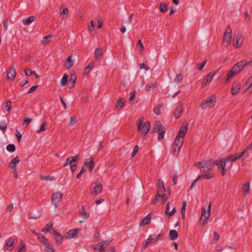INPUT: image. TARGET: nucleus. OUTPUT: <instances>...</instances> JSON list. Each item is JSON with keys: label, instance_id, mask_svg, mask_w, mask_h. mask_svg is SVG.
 Instances as JSON below:
<instances>
[{"label": "nucleus", "instance_id": "nucleus-1", "mask_svg": "<svg viewBox=\"0 0 252 252\" xmlns=\"http://www.w3.org/2000/svg\"><path fill=\"white\" fill-rule=\"evenodd\" d=\"M188 128L187 123H183L178 135L175 138L174 142L173 144V146L177 147L178 152L182 146L184 137L187 132Z\"/></svg>", "mask_w": 252, "mask_h": 252}, {"label": "nucleus", "instance_id": "nucleus-2", "mask_svg": "<svg viewBox=\"0 0 252 252\" xmlns=\"http://www.w3.org/2000/svg\"><path fill=\"white\" fill-rule=\"evenodd\" d=\"M198 167L202 174L212 173L210 170L214 165V161L212 160L203 161L198 163Z\"/></svg>", "mask_w": 252, "mask_h": 252}, {"label": "nucleus", "instance_id": "nucleus-3", "mask_svg": "<svg viewBox=\"0 0 252 252\" xmlns=\"http://www.w3.org/2000/svg\"><path fill=\"white\" fill-rule=\"evenodd\" d=\"M143 118L138 121V131H141V135L145 136L150 128V124L149 122L147 121L143 123Z\"/></svg>", "mask_w": 252, "mask_h": 252}, {"label": "nucleus", "instance_id": "nucleus-4", "mask_svg": "<svg viewBox=\"0 0 252 252\" xmlns=\"http://www.w3.org/2000/svg\"><path fill=\"white\" fill-rule=\"evenodd\" d=\"M211 203H210L207 210L205 208L202 209L201 216L200 220V223L201 226H204L208 222V219L210 216Z\"/></svg>", "mask_w": 252, "mask_h": 252}, {"label": "nucleus", "instance_id": "nucleus-5", "mask_svg": "<svg viewBox=\"0 0 252 252\" xmlns=\"http://www.w3.org/2000/svg\"><path fill=\"white\" fill-rule=\"evenodd\" d=\"M154 130L155 132L158 133L159 136L158 137V139L159 140H162L163 138L165 129L160 122L157 121L155 123Z\"/></svg>", "mask_w": 252, "mask_h": 252}, {"label": "nucleus", "instance_id": "nucleus-6", "mask_svg": "<svg viewBox=\"0 0 252 252\" xmlns=\"http://www.w3.org/2000/svg\"><path fill=\"white\" fill-rule=\"evenodd\" d=\"M217 98L215 94L212 95L209 99L206 100L204 102L201 104V106L203 109H206L207 108L213 107L216 102Z\"/></svg>", "mask_w": 252, "mask_h": 252}, {"label": "nucleus", "instance_id": "nucleus-7", "mask_svg": "<svg viewBox=\"0 0 252 252\" xmlns=\"http://www.w3.org/2000/svg\"><path fill=\"white\" fill-rule=\"evenodd\" d=\"M39 242L43 245L44 250L46 252H55L53 246L45 237H42Z\"/></svg>", "mask_w": 252, "mask_h": 252}, {"label": "nucleus", "instance_id": "nucleus-8", "mask_svg": "<svg viewBox=\"0 0 252 252\" xmlns=\"http://www.w3.org/2000/svg\"><path fill=\"white\" fill-rule=\"evenodd\" d=\"M62 197L63 193L60 191H58L53 194L52 196V202L56 208L57 207Z\"/></svg>", "mask_w": 252, "mask_h": 252}, {"label": "nucleus", "instance_id": "nucleus-9", "mask_svg": "<svg viewBox=\"0 0 252 252\" xmlns=\"http://www.w3.org/2000/svg\"><path fill=\"white\" fill-rule=\"evenodd\" d=\"M226 161L224 159L216 160L214 163V165L216 164L218 166V169L221 171V174L222 176L225 175V163Z\"/></svg>", "mask_w": 252, "mask_h": 252}, {"label": "nucleus", "instance_id": "nucleus-10", "mask_svg": "<svg viewBox=\"0 0 252 252\" xmlns=\"http://www.w3.org/2000/svg\"><path fill=\"white\" fill-rule=\"evenodd\" d=\"M232 32L229 27H227L223 37V44L225 46H228L231 40Z\"/></svg>", "mask_w": 252, "mask_h": 252}, {"label": "nucleus", "instance_id": "nucleus-11", "mask_svg": "<svg viewBox=\"0 0 252 252\" xmlns=\"http://www.w3.org/2000/svg\"><path fill=\"white\" fill-rule=\"evenodd\" d=\"M247 64H249V62L246 61H242L235 64L233 68V70H235V73H239Z\"/></svg>", "mask_w": 252, "mask_h": 252}, {"label": "nucleus", "instance_id": "nucleus-12", "mask_svg": "<svg viewBox=\"0 0 252 252\" xmlns=\"http://www.w3.org/2000/svg\"><path fill=\"white\" fill-rule=\"evenodd\" d=\"M233 45L236 48L240 47L243 41V38L241 34H237V35H234L233 37Z\"/></svg>", "mask_w": 252, "mask_h": 252}, {"label": "nucleus", "instance_id": "nucleus-13", "mask_svg": "<svg viewBox=\"0 0 252 252\" xmlns=\"http://www.w3.org/2000/svg\"><path fill=\"white\" fill-rule=\"evenodd\" d=\"M213 177V173L202 174L201 175L199 176L191 184V186H190V189L194 187L196 185L197 181L201 178H204L205 179H210Z\"/></svg>", "mask_w": 252, "mask_h": 252}, {"label": "nucleus", "instance_id": "nucleus-14", "mask_svg": "<svg viewBox=\"0 0 252 252\" xmlns=\"http://www.w3.org/2000/svg\"><path fill=\"white\" fill-rule=\"evenodd\" d=\"M163 236V234L160 233L157 235H150L146 239L147 244H151L156 243L160 237Z\"/></svg>", "mask_w": 252, "mask_h": 252}, {"label": "nucleus", "instance_id": "nucleus-15", "mask_svg": "<svg viewBox=\"0 0 252 252\" xmlns=\"http://www.w3.org/2000/svg\"><path fill=\"white\" fill-rule=\"evenodd\" d=\"M16 76V72L15 68L13 66L11 67L7 71V78L9 80L12 81L14 80Z\"/></svg>", "mask_w": 252, "mask_h": 252}, {"label": "nucleus", "instance_id": "nucleus-16", "mask_svg": "<svg viewBox=\"0 0 252 252\" xmlns=\"http://www.w3.org/2000/svg\"><path fill=\"white\" fill-rule=\"evenodd\" d=\"M15 241V239L14 238H9L6 243L4 247L5 250L6 251H11L14 248Z\"/></svg>", "mask_w": 252, "mask_h": 252}, {"label": "nucleus", "instance_id": "nucleus-17", "mask_svg": "<svg viewBox=\"0 0 252 252\" xmlns=\"http://www.w3.org/2000/svg\"><path fill=\"white\" fill-rule=\"evenodd\" d=\"M79 159L78 156H75L73 157H68L64 162L63 164V166H67L68 165L70 164V165L73 163L76 162Z\"/></svg>", "mask_w": 252, "mask_h": 252}, {"label": "nucleus", "instance_id": "nucleus-18", "mask_svg": "<svg viewBox=\"0 0 252 252\" xmlns=\"http://www.w3.org/2000/svg\"><path fill=\"white\" fill-rule=\"evenodd\" d=\"M110 242L108 241H103L97 244L95 249H97L99 252H103L107 246L109 244Z\"/></svg>", "mask_w": 252, "mask_h": 252}, {"label": "nucleus", "instance_id": "nucleus-19", "mask_svg": "<svg viewBox=\"0 0 252 252\" xmlns=\"http://www.w3.org/2000/svg\"><path fill=\"white\" fill-rule=\"evenodd\" d=\"M102 190V186L101 184H97L94 188V190L91 191L92 194L97 195L99 194Z\"/></svg>", "mask_w": 252, "mask_h": 252}, {"label": "nucleus", "instance_id": "nucleus-20", "mask_svg": "<svg viewBox=\"0 0 252 252\" xmlns=\"http://www.w3.org/2000/svg\"><path fill=\"white\" fill-rule=\"evenodd\" d=\"M240 158V157L239 156V154H235L227 156L224 159L226 162H234L236 161L237 160L239 159Z\"/></svg>", "mask_w": 252, "mask_h": 252}, {"label": "nucleus", "instance_id": "nucleus-21", "mask_svg": "<svg viewBox=\"0 0 252 252\" xmlns=\"http://www.w3.org/2000/svg\"><path fill=\"white\" fill-rule=\"evenodd\" d=\"M74 63V61L72 59V56L70 55L66 60L64 66V67L67 69H69L73 65Z\"/></svg>", "mask_w": 252, "mask_h": 252}, {"label": "nucleus", "instance_id": "nucleus-22", "mask_svg": "<svg viewBox=\"0 0 252 252\" xmlns=\"http://www.w3.org/2000/svg\"><path fill=\"white\" fill-rule=\"evenodd\" d=\"M215 75V73L212 72L208 74L203 80V85H206L208 83H210Z\"/></svg>", "mask_w": 252, "mask_h": 252}, {"label": "nucleus", "instance_id": "nucleus-23", "mask_svg": "<svg viewBox=\"0 0 252 252\" xmlns=\"http://www.w3.org/2000/svg\"><path fill=\"white\" fill-rule=\"evenodd\" d=\"M19 162L20 159L17 156L11 160L9 163V165L12 169L15 170V169H16V165L19 163Z\"/></svg>", "mask_w": 252, "mask_h": 252}, {"label": "nucleus", "instance_id": "nucleus-24", "mask_svg": "<svg viewBox=\"0 0 252 252\" xmlns=\"http://www.w3.org/2000/svg\"><path fill=\"white\" fill-rule=\"evenodd\" d=\"M151 220V216L150 214H148L145 218L143 219L141 222L140 223V226H144L145 225L148 224L150 223Z\"/></svg>", "mask_w": 252, "mask_h": 252}, {"label": "nucleus", "instance_id": "nucleus-25", "mask_svg": "<svg viewBox=\"0 0 252 252\" xmlns=\"http://www.w3.org/2000/svg\"><path fill=\"white\" fill-rule=\"evenodd\" d=\"M78 232V229H74L69 230L66 233V237L67 238L70 239L73 238Z\"/></svg>", "mask_w": 252, "mask_h": 252}, {"label": "nucleus", "instance_id": "nucleus-26", "mask_svg": "<svg viewBox=\"0 0 252 252\" xmlns=\"http://www.w3.org/2000/svg\"><path fill=\"white\" fill-rule=\"evenodd\" d=\"M103 55V51L100 48H96L94 51V58L96 60L101 58Z\"/></svg>", "mask_w": 252, "mask_h": 252}, {"label": "nucleus", "instance_id": "nucleus-27", "mask_svg": "<svg viewBox=\"0 0 252 252\" xmlns=\"http://www.w3.org/2000/svg\"><path fill=\"white\" fill-rule=\"evenodd\" d=\"M240 89V85L238 84H234L231 88V94L233 95L237 94Z\"/></svg>", "mask_w": 252, "mask_h": 252}, {"label": "nucleus", "instance_id": "nucleus-28", "mask_svg": "<svg viewBox=\"0 0 252 252\" xmlns=\"http://www.w3.org/2000/svg\"><path fill=\"white\" fill-rule=\"evenodd\" d=\"M169 208V202H168L166 204V208L165 212L166 215L169 217L172 216L176 212V208L174 207L170 212H168V209Z\"/></svg>", "mask_w": 252, "mask_h": 252}, {"label": "nucleus", "instance_id": "nucleus-29", "mask_svg": "<svg viewBox=\"0 0 252 252\" xmlns=\"http://www.w3.org/2000/svg\"><path fill=\"white\" fill-rule=\"evenodd\" d=\"M162 185V188L161 189H158V192L156 195V201L154 202V203H156L158 199V197L159 196H161V193H163L164 192L165 189L164 186V183H161Z\"/></svg>", "mask_w": 252, "mask_h": 252}, {"label": "nucleus", "instance_id": "nucleus-30", "mask_svg": "<svg viewBox=\"0 0 252 252\" xmlns=\"http://www.w3.org/2000/svg\"><path fill=\"white\" fill-rule=\"evenodd\" d=\"M169 235L170 240H175L177 238L178 234L176 230L172 229L170 230Z\"/></svg>", "mask_w": 252, "mask_h": 252}, {"label": "nucleus", "instance_id": "nucleus-31", "mask_svg": "<svg viewBox=\"0 0 252 252\" xmlns=\"http://www.w3.org/2000/svg\"><path fill=\"white\" fill-rule=\"evenodd\" d=\"M89 159H90V160L89 162L85 161L84 164L86 166H89L90 168V171H92L94 166V163L93 158H90Z\"/></svg>", "mask_w": 252, "mask_h": 252}, {"label": "nucleus", "instance_id": "nucleus-32", "mask_svg": "<svg viewBox=\"0 0 252 252\" xmlns=\"http://www.w3.org/2000/svg\"><path fill=\"white\" fill-rule=\"evenodd\" d=\"M25 74L27 76H30L32 75H33L36 78H38L39 77V76L35 71H32L29 68L25 69Z\"/></svg>", "mask_w": 252, "mask_h": 252}, {"label": "nucleus", "instance_id": "nucleus-33", "mask_svg": "<svg viewBox=\"0 0 252 252\" xmlns=\"http://www.w3.org/2000/svg\"><path fill=\"white\" fill-rule=\"evenodd\" d=\"M53 233L55 235V239L57 243H58L59 244H61L62 242V240L63 239L62 235L56 231H54Z\"/></svg>", "mask_w": 252, "mask_h": 252}, {"label": "nucleus", "instance_id": "nucleus-34", "mask_svg": "<svg viewBox=\"0 0 252 252\" xmlns=\"http://www.w3.org/2000/svg\"><path fill=\"white\" fill-rule=\"evenodd\" d=\"M125 99L123 98H121L119 99L116 102V107L117 108L121 109L122 108L125 104Z\"/></svg>", "mask_w": 252, "mask_h": 252}, {"label": "nucleus", "instance_id": "nucleus-35", "mask_svg": "<svg viewBox=\"0 0 252 252\" xmlns=\"http://www.w3.org/2000/svg\"><path fill=\"white\" fill-rule=\"evenodd\" d=\"M35 20V17L33 16H30L28 19H24L23 23L25 25H29Z\"/></svg>", "mask_w": 252, "mask_h": 252}, {"label": "nucleus", "instance_id": "nucleus-36", "mask_svg": "<svg viewBox=\"0 0 252 252\" xmlns=\"http://www.w3.org/2000/svg\"><path fill=\"white\" fill-rule=\"evenodd\" d=\"M182 111L183 107L182 105H180L176 108V110L174 112V117L176 118H178L180 116Z\"/></svg>", "mask_w": 252, "mask_h": 252}, {"label": "nucleus", "instance_id": "nucleus-37", "mask_svg": "<svg viewBox=\"0 0 252 252\" xmlns=\"http://www.w3.org/2000/svg\"><path fill=\"white\" fill-rule=\"evenodd\" d=\"M52 35H47L43 37V40L42 41V43L43 45H47L50 42V39L52 37Z\"/></svg>", "mask_w": 252, "mask_h": 252}, {"label": "nucleus", "instance_id": "nucleus-38", "mask_svg": "<svg viewBox=\"0 0 252 252\" xmlns=\"http://www.w3.org/2000/svg\"><path fill=\"white\" fill-rule=\"evenodd\" d=\"M136 46L138 49V51H139V53L141 54L144 50V47L142 43V41L141 39L138 40Z\"/></svg>", "mask_w": 252, "mask_h": 252}, {"label": "nucleus", "instance_id": "nucleus-39", "mask_svg": "<svg viewBox=\"0 0 252 252\" xmlns=\"http://www.w3.org/2000/svg\"><path fill=\"white\" fill-rule=\"evenodd\" d=\"M26 247V244L23 242H21L19 243V246L18 247L17 252H25Z\"/></svg>", "mask_w": 252, "mask_h": 252}, {"label": "nucleus", "instance_id": "nucleus-40", "mask_svg": "<svg viewBox=\"0 0 252 252\" xmlns=\"http://www.w3.org/2000/svg\"><path fill=\"white\" fill-rule=\"evenodd\" d=\"M187 205V202L186 201H184L183 202L182 208L181 212L182 217L183 219H185V212H186Z\"/></svg>", "mask_w": 252, "mask_h": 252}, {"label": "nucleus", "instance_id": "nucleus-41", "mask_svg": "<svg viewBox=\"0 0 252 252\" xmlns=\"http://www.w3.org/2000/svg\"><path fill=\"white\" fill-rule=\"evenodd\" d=\"M237 73H235V70H233V68L227 73V78L226 81L228 82L230 79L234 75L237 74Z\"/></svg>", "mask_w": 252, "mask_h": 252}, {"label": "nucleus", "instance_id": "nucleus-42", "mask_svg": "<svg viewBox=\"0 0 252 252\" xmlns=\"http://www.w3.org/2000/svg\"><path fill=\"white\" fill-rule=\"evenodd\" d=\"M242 190L245 193H248L250 190V183H246L244 184L242 186Z\"/></svg>", "mask_w": 252, "mask_h": 252}, {"label": "nucleus", "instance_id": "nucleus-43", "mask_svg": "<svg viewBox=\"0 0 252 252\" xmlns=\"http://www.w3.org/2000/svg\"><path fill=\"white\" fill-rule=\"evenodd\" d=\"M157 85L156 82L149 83L146 85V89L147 91H149L151 89H154Z\"/></svg>", "mask_w": 252, "mask_h": 252}, {"label": "nucleus", "instance_id": "nucleus-44", "mask_svg": "<svg viewBox=\"0 0 252 252\" xmlns=\"http://www.w3.org/2000/svg\"><path fill=\"white\" fill-rule=\"evenodd\" d=\"M80 214L82 215V217H83L85 219L88 218L90 216L89 213L86 212L84 207H82L80 210Z\"/></svg>", "mask_w": 252, "mask_h": 252}, {"label": "nucleus", "instance_id": "nucleus-45", "mask_svg": "<svg viewBox=\"0 0 252 252\" xmlns=\"http://www.w3.org/2000/svg\"><path fill=\"white\" fill-rule=\"evenodd\" d=\"M249 149H248V148L247 147L240 154H239L240 158H241L243 157H245L246 158L248 157L249 155Z\"/></svg>", "mask_w": 252, "mask_h": 252}, {"label": "nucleus", "instance_id": "nucleus-46", "mask_svg": "<svg viewBox=\"0 0 252 252\" xmlns=\"http://www.w3.org/2000/svg\"><path fill=\"white\" fill-rule=\"evenodd\" d=\"M94 64V63H89V64L87 67H85L84 73L86 74H88L90 72L91 69L93 68Z\"/></svg>", "mask_w": 252, "mask_h": 252}, {"label": "nucleus", "instance_id": "nucleus-47", "mask_svg": "<svg viewBox=\"0 0 252 252\" xmlns=\"http://www.w3.org/2000/svg\"><path fill=\"white\" fill-rule=\"evenodd\" d=\"M68 79V76L66 74H64L61 79V84L63 86H64L66 85Z\"/></svg>", "mask_w": 252, "mask_h": 252}, {"label": "nucleus", "instance_id": "nucleus-48", "mask_svg": "<svg viewBox=\"0 0 252 252\" xmlns=\"http://www.w3.org/2000/svg\"><path fill=\"white\" fill-rule=\"evenodd\" d=\"M11 102L10 101H7L5 102L4 105V109L6 111H7L8 113L10 112L11 109Z\"/></svg>", "mask_w": 252, "mask_h": 252}, {"label": "nucleus", "instance_id": "nucleus-49", "mask_svg": "<svg viewBox=\"0 0 252 252\" xmlns=\"http://www.w3.org/2000/svg\"><path fill=\"white\" fill-rule=\"evenodd\" d=\"M6 150L10 152H13L15 151V146L13 144H8L6 146Z\"/></svg>", "mask_w": 252, "mask_h": 252}, {"label": "nucleus", "instance_id": "nucleus-50", "mask_svg": "<svg viewBox=\"0 0 252 252\" xmlns=\"http://www.w3.org/2000/svg\"><path fill=\"white\" fill-rule=\"evenodd\" d=\"M31 231H32V232L33 234H34V235H35L36 236L37 238V239H38V240L39 241H40L41 240V238H42V237H45L43 235H42V234H41V233H36V232L35 231V230H33V229H32V230H31Z\"/></svg>", "mask_w": 252, "mask_h": 252}, {"label": "nucleus", "instance_id": "nucleus-51", "mask_svg": "<svg viewBox=\"0 0 252 252\" xmlns=\"http://www.w3.org/2000/svg\"><path fill=\"white\" fill-rule=\"evenodd\" d=\"M53 226L52 224H47L46 226L42 230V232H46L49 231Z\"/></svg>", "mask_w": 252, "mask_h": 252}, {"label": "nucleus", "instance_id": "nucleus-52", "mask_svg": "<svg viewBox=\"0 0 252 252\" xmlns=\"http://www.w3.org/2000/svg\"><path fill=\"white\" fill-rule=\"evenodd\" d=\"M183 79V75L182 74H178L176 75L174 81L177 83H179Z\"/></svg>", "mask_w": 252, "mask_h": 252}, {"label": "nucleus", "instance_id": "nucleus-53", "mask_svg": "<svg viewBox=\"0 0 252 252\" xmlns=\"http://www.w3.org/2000/svg\"><path fill=\"white\" fill-rule=\"evenodd\" d=\"M47 124L46 122L43 123L42 125H41L40 129L38 130L36 132L37 133H40V132L44 131L46 129V126Z\"/></svg>", "mask_w": 252, "mask_h": 252}, {"label": "nucleus", "instance_id": "nucleus-54", "mask_svg": "<svg viewBox=\"0 0 252 252\" xmlns=\"http://www.w3.org/2000/svg\"><path fill=\"white\" fill-rule=\"evenodd\" d=\"M246 85H248V89L252 90V76L250 77L246 82Z\"/></svg>", "mask_w": 252, "mask_h": 252}, {"label": "nucleus", "instance_id": "nucleus-55", "mask_svg": "<svg viewBox=\"0 0 252 252\" xmlns=\"http://www.w3.org/2000/svg\"><path fill=\"white\" fill-rule=\"evenodd\" d=\"M159 10L161 12L163 13L165 12L167 10V5L161 3L159 7Z\"/></svg>", "mask_w": 252, "mask_h": 252}, {"label": "nucleus", "instance_id": "nucleus-56", "mask_svg": "<svg viewBox=\"0 0 252 252\" xmlns=\"http://www.w3.org/2000/svg\"><path fill=\"white\" fill-rule=\"evenodd\" d=\"M94 24L93 21H91L90 22V26L88 27V30L89 32H91L94 31Z\"/></svg>", "mask_w": 252, "mask_h": 252}, {"label": "nucleus", "instance_id": "nucleus-57", "mask_svg": "<svg viewBox=\"0 0 252 252\" xmlns=\"http://www.w3.org/2000/svg\"><path fill=\"white\" fill-rule=\"evenodd\" d=\"M77 122V120L74 116H71L70 117L69 119V125L73 126Z\"/></svg>", "mask_w": 252, "mask_h": 252}, {"label": "nucleus", "instance_id": "nucleus-58", "mask_svg": "<svg viewBox=\"0 0 252 252\" xmlns=\"http://www.w3.org/2000/svg\"><path fill=\"white\" fill-rule=\"evenodd\" d=\"M32 122V119L26 118L24 120L23 125H25L26 127L28 126L29 124Z\"/></svg>", "mask_w": 252, "mask_h": 252}, {"label": "nucleus", "instance_id": "nucleus-59", "mask_svg": "<svg viewBox=\"0 0 252 252\" xmlns=\"http://www.w3.org/2000/svg\"><path fill=\"white\" fill-rule=\"evenodd\" d=\"M161 107V106L160 105H158L155 107L154 109V113L157 115H159L160 114Z\"/></svg>", "mask_w": 252, "mask_h": 252}, {"label": "nucleus", "instance_id": "nucleus-60", "mask_svg": "<svg viewBox=\"0 0 252 252\" xmlns=\"http://www.w3.org/2000/svg\"><path fill=\"white\" fill-rule=\"evenodd\" d=\"M214 240L212 241L213 244H215L217 241H218L220 238V236L216 232H214Z\"/></svg>", "mask_w": 252, "mask_h": 252}, {"label": "nucleus", "instance_id": "nucleus-61", "mask_svg": "<svg viewBox=\"0 0 252 252\" xmlns=\"http://www.w3.org/2000/svg\"><path fill=\"white\" fill-rule=\"evenodd\" d=\"M68 9L67 8H63L62 11L61 12V14L62 15H66V16H64L63 17V19H64L67 17L68 14Z\"/></svg>", "mask_w": 252, "mask_h": 252}, {"label": "nucleus", "instance_id": "nucleus-62", "mask_svg": "<svg viewBox=\"0 0 252 252\" xmlns=\"http://www.w3.org/2000/svg\"><path fill=\"white\" fill-rule=\"evenodd\" d=\"M138 146L137 145H136L134 147L133 152L132 153L131 158H133L135 157V155L138 152Z\"/></svg>", "mask_w": 252, "mask_h": 252}, {"label": "nucleus", "instance_id": "nucleus-63", "mask_svg": "<svg viewBox=\"0 0 252 252\" xmlns=\"http://www.w3.org/2000/svg\"><path fill=\"white\" fill-rule=\"evenodd\" d=\"M13 208H14V206H13V204L12 203H11L10 204H9L7 207H6V211L7 212H11L12 211V210L13 209Z\"/></svg>", "mask_w": 252, "mask_h": 252}, {"label": "nucleus", "instance_id": "nucleus-64", "mask_svg": "<svg viewBox=\"0 0 252 252\" xmlns=\"http://www.w3.org/2000/svg\"><path fill=\"white\" fill-rule=\"evenodd\" d=\"M76 80V76L74 74H71L69 79V81L73 84V86L74 85Z\"/></svg>", "mask_w": 252, "mask_h": 252}]
</instances>
